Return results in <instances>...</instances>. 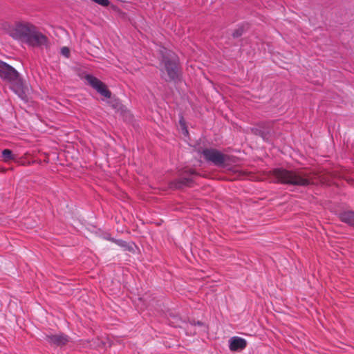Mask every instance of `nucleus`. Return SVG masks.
<instances>
[{
	"label": "nucleus",
	"instance_id": "f257e3e1",
	"mask_svg": "<svg viewBox=\"0 0 354 354\" xmlns=\"http://www.w3.org/2000/svg\"><path fill=\"white\" fill-rule=\"evenodd\" d=\"M272 176L277 183L295 186H308L322 181L319 174L307 169H275L272 171Z\"/></svg>",
	"mask_w": 354,
	"mask_h": 354
},
{
	"label": "nucleus",
	"instance_id": "f03ea898",
	"mask_svg": "<svg viewBox=\"0 0 354 354\" xmlns=\"http://www.w3.org/2000/svg\"><path fill=\"white\" fill-rule=\"evenodd\" d=\"M8 34L13 39L32 47L46 46L48 38L39 32L36 26L28 22H19L8 30Z\"/></svg>",
	"mask_w": 354,
	"mask_h": 354
},
{
	"label": "nucleus",
	"instance_id": "7ed1b4c3",
	"mask_svg": "<svg viewBox=\"0 0 354 354\" xmlns=\"http://www.w3.org/2000/svg\"><path fill=\"white\" fill-rule=\"evenodd\" d=\"M0 77L10 82L13 91L21 97H23L26 93V88L18 72L2 61H0Z\"/></svg>",
	"mask_w": 354,
	"mask_h": 354
},
{
	"label": "nucleus",
	"instance_id": "20e7f679",
	"mask_svg": "<svg viewBox=\"0 0 354 354\" xmlns=\"http://www.w3.org/2000/svg\"><path fill=\"white\" fill-rule=\"evenodd\" d=\"M160 52L162 55L161 63L164 66V69L167 74V77H165V80H174L177 79L178 77V68L174 54L165 48H162Z\"/></svg>",
	"mask_w": 354,
	"mask_h": 354
},
{
	"label": "nucleus",
	"instance_id": "39448f33",
	"mask_svg": "<svg viewBox=\"0 0 354 354\" xmlns=\"http://www.w3.org/2000/svg\"><path fill=\"white\" fill-rule=\"evenodd\" d=\"M85 79L88 84L95 89L102 96L110 98L111 93L107 88L106 86L99 79L93 76L92 75H86Z\"/></svg>",
	"mask_w": 354,
	"mask_h": 354
},
{
	"label": "nucleus",
	"instance_id": "423d86ee",
	"mask_svg": "<svg viewBox=\"0 0 354 354\" xmlns=\"http://www.w3.org/2000/svg\"><path fill=\"white\" fill-rule=\"evenodd\" d=\"M205 158L216 166H221L225 162V156L214 149H206L203 151Z\"/></svg>",
	"mask_w": 354,
	"mask_h": 354
},
{
	"label": "nucleus",
	"instance_id": "0eeeda50",
	"mask_svg": "<svg viewBox=\"0 0 354 354\" xmlns=\"http://www.w3.org/2000/svg\"><path fill=\"white\" fill-rule=\"evenodd\" d=\"M45 339L51 345L62 346L69 342L68 336L64 334H50L46 335Z\"/></svg>",
	"mask_w": 354,
	"mask_h": 354
},
{
	"label": "nucleus",
	"instance_id": "6e6552de",
	"mask_svg": "<svg viewBox=\"0 0 354 354\" xmlns=\"http://www.w3.org/2000/svg\"><path fill=\"white\" fill-rule=\"evenodd\" d=\"M230 349L232 351H236L239 350H243L245 348L247 342L245 339L239 337H232L230 341Z\"/></svg>",
	"mask_w": 354,
	"mask_h": 354
},
{
	"label": "nucleus",
	"instance_id": "1a4fd4ad",
	"mask_svg": "<svg viewBox=\"0 0 354 354\" xmlns=\"http://www.w3.org/2000/svg\"><path fill=\"white\" fill-rule=\"evenodd\" d=\"M341 220L351 225H354V212H346L341 214Z\"/></svg>",
	"mask_w": 354,
	"mask_h": 354
},
{
	"label": "nucleus",
	"instance_id": "9d476101",
	"mask_svg": "<svg viewBox=\"0 0 354 354\" xmlns=\"http://www.w3.org/2000/svg\"><path fill=\"white\" fill-rule=\"evenodd\" d=\"M2 158L4 162H8L10 160H15L16 159V156L14 155L11 150L10 149H4L1 152Z\"/></svg>",
	"mask_w": 354,
	"mask_h": 354
},
{
	"label": "nucleus",
	"instance_id": "9b49d317",
	"mask_svg": "<svg viewBox=\"0 0 354 354\" xmlns=\"http://www.w3.org/2000/svg\"><path fill=\"white\" fill-rule=\"evenodd\" d=\"M252 131L256 134L261 136L263 140H268V134L269 133L268 131H266V130L263 129V127H261V129L255 128L252 129Z\"/></svg>",
	"mask_w": 354,
	"mask_h": 354
},
{
	"label": "nucleus",
	"instance_id": "f8f14e48",
	"mask_svg": "<svg viewBox=\"0 0 354 354\" xmlns=\"http://www.w3.org/2000/svg\"><path fill=\"white\" fill-rule=\"evenodd\" d=\"M192 182V179L191 178H183L178 182L180 185H178V187H180L183 185L188 186Z\"/></svg>",
	"mask_w": 354,
	"mask_h": 354
},
{
	"label": "nucleus",
	"instance_id": "ddd939ff",
	"mask_svg": "<svg viewBox=\"0 0 354 354\" xmlns=\"http://www.w3.org/2000/svg\"><path fill=\"white\" fill-rule=\"evenodd\" d=\"M62 54L65 56L66 57H68L70 55V50L67 47H63L61 49Z\"/></svg>",
	"mask_w": 354,
	"mask_h": 354
},
{
	"label": "nucleus",
	"instance_id": "4468645a",
	"mask_svg": "<svg viewBox=\"0 0 354 354\" xmlns=\"http://www.w3.org/2000/svg\"><path fill=\"white\" fill-rule=\"evenodd\" d=\"M186 172H187L188 174H192V175H194V174H196V172H195V171L194 169H189Z\"/></svg>",
	"mask_w": 354,
	"mask_h": 354
},
{
	"label": "nucleus",
	"instance_id": "2eb2a0df",
	"mask_svg": "<svg viewBox=\"0 0 354 354\" xmlns=\"http://www.w3.org/2000/svg\"><path fill=\"white\" fill-rule=\"evenodd\" d=\"M237 36H239L238 34L237 35L234 34V37H237Z\"/></svg>",
	"mask_w": 354,
	"mask_h": 354
}]
</instances>
